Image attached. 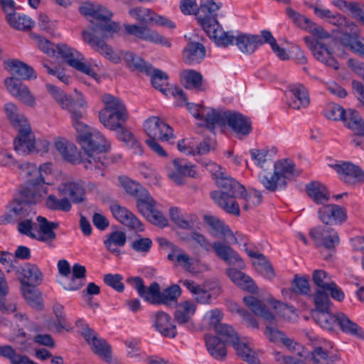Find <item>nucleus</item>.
Masks as SVG:
<instances>
[{
    "label": "nucleus",
    "mask_w": 364,
    "mask_h": 364,
    "mask_svg": "<svg viewBox=\"0 0 364 364\" xmlns=\"http://www.w3.org/2000/svg\"><path fill=\"white\" fill-rule=\"evenodd\" d=\"M220 6L221 4L213 0H200L198 7L196 0H181L180 2V9L184 15H196L198 23L208 36L218 46L228 47L232 43L233 36L223 31L218 21L216 12Z\"/></svg>",
    "instance_id": "nucleus-3"
},
{
    "label": "nucleus",
    "mask_w": 364,
    "mask_h": 364,
    "mask_svg": "<svg viewBox=\"0 0 364 364\" xmlns=\"http://www.w3.org/2000/svg\"><path fill=\"white\" fill-rule=\"evenodd\" d=\"M149 75L151 76V82L153 87L165 95H168V92L171 90L166 88L168 80V75L161 70L153 68L152 72Z\"/></svg>",
    "instance_id": "nucleus-56"
},
{
    "label": "nucleus",
    "mask_w": 364,
    "mask_h": 364,
    "mask_svg": "<svg viewBox=\"0 0 364 364\" xmlns=\"http://www.w3.org/2000/svg\"><path fill=\"white\" fill-rule=\"evenodd\" d=\"M243 302L257 316L273 323L275 320L274 315L267 308L266 305L259 299L249 295L243 298Z\"/></svg>",
    "instance_id": "nucleus-36"
},
{
    "label": "nucleus",
    "mask_w": 364,
    "mask_h": 364,
    "mask_svg": "<svg viewBox=\"0 0 364 364\" xmlns=\"http://www.w3.org/2000/svg\"><path fill=\"white\" fill-rule=\"evenodd\" d=\"M314 301L316 309L314 311H330L331 300L326 290L318 289L314 294Z\"/></svg>",
    "instance_id": "nucleus-63"
},
{
    "label": "nucleus",
    "mask_w": 364,
    "mask_h": 364,
    "mask_svg": "<svg viewBox=\"0 0 364 364\" xmlns=\"http://www.w3.org/2000/svg\"><path fill=\"white\" fill-rule=\"evenodd\" d=\"M342 121L355 135L364 136V121L358 111L353 109H347Z\"/></svg>",
    "instance_id": "nucleus-40"
},
{
    "label": "nucleus",
    "mask_w": 364,
    "mask_h": 364,
    "mask_svg": "<svg viewBox=\"0 0 364 364\" xmlns=\"http://www.w3.org/2000/svg\"><path fill=\"white\" fill-rule=\"evenodd\" d=\"M45 196L42 188H36L31 183H24L9 205L5 213L6 223H14L28 217L33 211V205L39 203Z\"/></svg>",
    "instance_id": "nucleus-5"
},
{
    "label": "nucleus",
    "mask_w": 364,
    "mask_h": 364,
    "mask_svg": "<svg viewBox=\"0 0 364 364\" xmlns=\"http://www.w3.org/2000/svg\"><path fill=\"white\" fill-rule=\"evenodd\" d=\"M229 35L233 36V40L235 41V44L239 48V50L243 53L246 54H252L255 50L265 43L264 39L262 38V35H252L247 33H240L236 37L233 35L230 34V32H228ZM232 43L230 45H232Z\"/></svg>",
    "instance_id": "nucleus-30"
},
{
    "label": "nucleus",
    "mask_w": 364,
    "mask_h": 364,
    "mask_svg": "<svg viewBox=\"0 0 364 364\" xmlns=\"http://www.w3.org/2000/svg\"><path fill=\"white\" fill-rule=\"evenodd\" d=\"M246 252L248 256L256 259L253 262V265L258 272L269 279L274 277L273 267L263 254L253 252L250 250H246Z\"/></svg>",
    "instance_id": "nucleus-43"
},
{
    "label": "nucleus",
    "mask_w": 364,
    "mask_h": 364,
    "mask_svg": "<svg viewBox=\"0 0 364 364\" xmlns=\"http://www.w3.org/2000/svg\"><path fill=\"white\" fill-rule=\"evenodd\" d=\"M291 99L288 101L290 107L299 109L309 105V97L306 88L301 84L294 85L289 91Z\"/></svg>",
    "instance_id": "nucleus-35"
},
{
    "label": "nucleus",
    "mask_w": 364,
    "mask_h": 364,
    "mask_svg": "<svg viewBox=\"0 0 364 364\" xmlns=\"http://www.w3.org/2000/svg\"><path fill=\"white\" fill-rule=\"evenodd\" d=\"M82 117V110L75 112L72 122L77 132V141L85 151V169L104 176L105 168L109 164L105 154L110 150V144L100 132L81 122Z\"/></svg>",
    "instance_id": "nucleus-2"
},
{
    "label": "nucleus",
    "mask_w": 364,
    "mask_h": 364,
    "mask_svg": "<svg viewBox=\"0 0 364 364\" xmlns=\"http://www.w3.org/2000/svg\"><path fill=\"white\" fill-rule=\"evenodd\" d=\"M123 59L130 70L151 75L153 70L152 65L146 62L140 56L132 52H126L123 55Z\"/></svg>",
    "instance_id": "nucleus-39"
},
{
    "label": "nucleus",
    "mask_w": 364,
    "mask_h": 364,
    "mask_svg": "<svg viewBox=\"0 0 364 364\" xmlns=\"http://www.w3.org/2000/svg\"><path fill=\"white\" fill-rule=\"evenodd\" d=\"M239 198L245 200L246 203L243 205V208L246 210L259 205L263 199L261 192L255 189L250 190L249 192L245 189L244 192H241Z\"/></svg>",
    "instance_id": "nucleus-61"
},
{
    "label": "nucleus",
    "mask_w": 364,
    "mask_h": 364,
    "mask_svg": "<svg viewBox=\"0 0 364 364\" xmlns=\"http://www.w3.org/2000/svg\"><path fill=\"white\" fill-rule=\"evenodd\" d=\"M173 95H176L180 97L184 102L189 112L193 116L198 119L203 120L205 126L209 130L214 129V121L211 119L214 118L213 115L216 114L217 110L205 107L202 105L193 104L187 102V97L183 90L176 88L174 91L171 92Z\"/></svg>",
    "instance_id": "nucleus-15"
},
{
    "label": "nucleus",
    "mask_w": 364,
    "mask_h": 364,
    "mask_svg": "<svg viewBox=\"0 0 364 364\" xmlns=\"http://www.w3.org/2000/svg\"><path fill=\"white\" fill-rule=\"evenodd\" d=\"M56 48L58 53L70 66L87 75L92 77L97 76V73L89 65L82 62L85 60V57L82 53L63 43L57 44Z\"/></svg>",
    "instance_id": "nucleus-13"
},
{
    "label": "nucleus",
    "mask_w": 364,
    "mask_h": 364,
    "mask_svg": "<svg viewBox=\"0 0 364 364\" xmlns=\"http://www.w3.org/2000/svg\"><path fill=\"white\" fill-rule=\"evenodd\" d=\"M109 208L114 218L124 226L132 230H136L139 232L144 230V227L141 222L126 207L115 203H112Z\"/></svg>",
    "instance_id": "nucleus-22"
},
{
    "label": "nucleus",
    "mask_w": 364,
    "mask_h": 364,
    "mask_svg": "<svg viewBox=\"0 0 364 364\" xmlns=\"http://www.w3.org/2000/svg\"><path fill=\"white\" fill-rule=\"evenodd\" d=\"M340 179L349 185L364 183V171L350 162H343L334 166Z\"/></svg>",
    "instance_id": "nucleus-26"
},
{
    "label": "nucleus",
    "mask_w": 364,
    "mask_h": 364,
    "mask_svg": "<svg viewBox=\"0 0 364 364\" xmlns=\"http://www.w3.org/2000/svg\"><path fill=\"white\" fill-rule=\"evenodd\" d=\"M55 146L64 160L73 164L82 163L85 168L84 156L73 143L65 139H59L55 141Z\"/></svg>",
    "instance_id": "nucleus-29"
},
{
    "label": "nucleus",
    "mask_w": 364,
    "mask_h": 364,
    "mask_svg": "<svg viewBox=\"0 0 364 364\" xmlns=\"http://www.w3.org/2000/svg\"><path fill=\"white\" fill-rule=\"evenodd\" d=\"M25 287H23L22 291L27 303L33 309L41 310L43 307L42 297L41 293L36 289L35 286H32L25 281Z\"/></svg>",
    "instance_id": "nucleus-51"
},
{
    "label": "nucleus",
    "mask_w": 364,
    "mask_h": 364,
    "mask_svg": "<svg viewBox=\"0 0 364 364\" xmlns=\"http://www.w3.org/2000/svg\"><path fill=\"white\" fill-rule=\"evenodd\" d=\"M4 109L7 117L15 129L28 122L23 115L18 113L17 107L13 103H6Z\"/></svg>",
    "instance_id": "nucleus-58"
},
{
    "label": "nucleus",
    "mask_w": 364,
    "mask_h": 364,
    "mask_svg": "<svg viewBox=\"0 0 364 364\" xmlns=\"http://www.w3.org/2000/svg\"><path fill=\"white\" fill-rule=\"evenodd\" d=\"M261 33L262 38L264 39V43H269L271 46L272 50L280 60H284L289 58V55L286 50L279 46L276 39L270 31L263 30L261 31Z\"/></svg>",
    "instance_id": "nucleus-62"
},
{
    "label": "nucleus",
    "mask_w": 364,
    "mask_h": 364,
    "mask_svg": "<svg viewBox=\"0 0 364 364\" xmlns=\"http://www.w3.org/2000/svg\"><path fill=\"white\" fill-rule=\"evenodd\" d=\"M60 196H64L71 201V204H80L85 200V189L80 182L66 181L58 187Z\"/></svg>",
    "instance_id": "nucleus-28"
},
{
    "label": "nucleus",
    "mask_w": 364,
    "mask_h": 364,
    "mask_svg": "<svg viewBox=\"0 0 364 364\" xmlns=\"http://www.w3.org/2000/svg\"><path fill=\"white\" fill-rule=\"evenodd\" d=\"M63 309L64 306L59 303L55 304L53 307L56 319L49 321L48 327L50 329H54L57 333H61L63 329L69 331L68 328L69 325L67 322Z\"/></svg>",
    "instance_id": "nucleus-49"
},
{
    "label": "nucleus",
    "mask_w": 364,
    "mask_h": 364,
    "mask_svg": "<svg viewBox=\"0 0 364 364\" xmlns=\"http://www.w3.org/2000/svg\"><path fill=\"white\" fill-rule=\"evenodd\" d=\"M144 129L149 136L148 139L167 141L173 137L172 127L159 117L151 116L149 117L144 123Z\"/></svg>",
    "instance_id": "nucleus-17"
},
{
    "label": "nucleus",
    "mask_w": 364,
    "mask_h": 364,
    "mask_svg": "<svg viewBox=\"0 0 364 364\" xmlns=\"http://www.w3.org/2000/svg\"><path fill=\"white\" fill-rule=\"evenodd\" d=\"M126 242L127 235L125 232L117 230L109 234L107 239L104 241V245L110 252L119 255L120 251L117 247H123Z\"/></svg>",
    "instance_id": "nucleus-53"
},
{
    "label": "nucleus",
    "mask_w": 364,
    "mask_h": 364,
    "mask_svg": "<svg viewBox=\"0 0 364 364\" xmlns=\"http://www.w3.org/2000/svg\"><path fill=\"white\" fill-rule=\"evenodd\" d=\"M36 221L34 240L45 244L49 248H55V242L57 240V234L55 230L59 228L60 223L50 221L41 215L36 218Z\"/></svg>",
    "instance_id": "nucleus-14"
},
{
    "label": "nucleus",
    "mask_w": 364,
    "mask_h": 364,
    "mask_svg": "<svg viewBox=\"0 0 364 364\" xmlns=\"http://www.w3.org/2000/svg\"><path fill=\"white\" fill-rule=\"evenodd\" d=\"M105 107L99 112L100 122L108 129L119 127V122H126L128 119L124 104L118 97L109 94L103 95Z\"/></svg>",
    "instance_id": "nucleus-8"
},
{
    "label": "nucleus",
    "mask_w": 364,
    "mask_h": 364,
    "mask_svg": "<svg viewBox=\"0 0 364 364\" xmlns=\"http://www.w3.org/2000/svg\"><path fill=\"white\" fill-rule=\"evenodd\" d=\"M127 282L136 290L140 297H141L144 301L151 304V298H152V296L149 291L150 285L148 287H146L143 279L139 277L127 278Z\"/></svg>",
    "instance_id": "nucleus-60"
},
{
    "label": "nucleus",
    "mask_w": 364,
    "mask_h": 364,
    "mask_svg": "<svg viewBox=\"0 0 364 364\" xmlns=\"http://www.w3.org/2000/svg\"><path fill=\"white\" fill-rule=\"evenodd\" d=\"M329 23L336 26L338 28L343 31V33H353L356 34L358 26L356 24L338 13H333L327 21Z\"/></svg>",
    "instance_id": "nucleus-47"
},
{
    "label": "nucleus",
    "mask_w": 364,
    "mask_h": 364,
    "mask_svg": "<svg viewBox=\"0 0 364 364\" xmlns=\"http://www.w3.org/2000/svg\"><path fill=\"white\" fill-rule=\"evenodd\" d=\"M320 220L326 225H341L347 220V212L345 208L336 204H327L318 210Z\"/></svg>",
    "instance_id": "nucleus-20"
},
{
    "label": "nucleus",
    "mask_w": 364,
    "mask_h": 364,
    "mask_svg": "<svg viewBox=\"0 0 364 364\" xmlns=\"http://www.w3.org/2000/svg\"><path fill=\"white\" fill-rule=\"evenodd\" d=\"M208 166L211 171H215L213 175L220 189L211 191L210 198L227 213L239 216L240 209L235 198H239L241 192L245 191V187L235 179L226 176L218 164L210 163Z\"/></svg>",
    "instance_id": "nucleus-4"
},
{
    "label": "nucleus",
    "mask_w": 364,
    "mask_h": 364,
    "mask_svg": "<svg viewBox=\"0 0 364 364\" xmlns=\"http://www.w3.org/2000/svg\"><path fill=\"white\" fill-rule=\"evenodd\" d=\"M196 310V305L191 301H183L178 304L173 316L174 321L179 325H186L188 330H192L194 327L192 321V316Z\"/></svg>",
    "instance_id": "nucleus-32"
},
{
    "label": "nucleus",
    "mask_w": 364,
    "mask_h": 364,
    "mask_svg": "<svg viewBox=\"0 0 364 364\" xmlns=\"http://www.w3.org/2000/svg\"><path fill=\"white\" fill-rule=\"evenodd\" d=\"M203 221L211 228L210 233L214 237H221L232 235L234 242H237V238L233 235L230 228L218 218L205 215L203 216Z\"/></svg>",
    "instance_id": "nucleus-42"
},
{
    "label": "nucleus",
    "mask_w": 364,
    "mask_h": 364,
    "mask_svg": "<svg viewBox=\"0 0 364 364\" xmlns=\"http://www.w3.org/2000/svg\"><path fill=\"white\" fill-rule=\"evenodd\" d=\"M181 82L186 89L202 90L203 75L194 70H185L181 74Z\"/></svg>",
    "instance_id": "nucleus-48"
},
{
    "label": "nucleus",
    "mask_w": 364,
    "mask_h": 364,
    "mask_svg": "<svg viewBox=\"0 0 364 364\" xmlns=\"http://www.w3.org/2000/svg\"><path fill=\"white\" fill-rule=\"evenodd\" d=\"M215 331L225 345L233 346L237 354L243 360L250 364H260V360L255 353L246 343L240 341L239 336L232 326L226 323L217 325Z\"/></svg>",
    "instance_id": "nucleus-9"
},
{
    "label": "nucleus",
    "mask_w": 364,
    "mask_h": 364,
    "mask_svg": "<svg viewBox=\"0 0 364 364\" xmlns=\"http://www.w3.org/2000/svg\"><path fill=\"white\" fill-rule=\"evenodd\" d=\"M16 129L18 130V134L14 140L15 151L22 155L32 154L35 136L30 124L28 122Z\"/></svg>",
    "instance_id": "nucleus-21"
},
{
    "label": "nucleus",
    "mask_w": 364,
    "mask_h": 364,
    "mask_svg": "<svg viewBox=\"0 0 364 364\" xmlns=\"http://www.w3.org/2000/svg\"><path fill=\"white\" fill-rule=\"evenodd\" d=\"M152 326L162 336L174 338L177 335L176 326L171 316L164 311H156L151 316Z\"/></svg>",
    "instance_id": "nucleus-24"
},
{
    "label": "nucleus",
    "mask_w": 364,
    "mask_h": 364,
    "mask_svg": "<svg viewBox=\"0 0 364 364\" xmlns=\"http://www.w3.org/2000/svg\"><path fill=\"white\" fill-rule=\"evenodd\" d=\"M153 245L151 239L149 237H142L137 235L136 238L131 242V247L136 252L141 254L148 253Z\"/></svg>",
    "instance_id": "nucleus-64"
},
{
    "label": "nucleus",
    "mask_w": 364,
    "mask_h": 364,
    "mask_svg": "<svg viewBox=\"0 0 364 364\" xmlns=\"http://www.w3.org/2000/svg\"><path fill=\"white\" fill-rule=\"evenodd\" d=\"M136 198L138 210L145 217L155 207L156 201L153 199V198L150 196L146 190L142 191V193H141Z\"/></svg>",
    "instance_id": "nucleus-57"
},
{
    "label": "nucleus",
    "mask_w": 364,
    "mask_h": 364,
    "mask_svg": "<svg viewBox=\"0 0 364 364\" xmlns=\"http://www.w3.org/2000/svg\"><path fill=\"white\" fill-rule=\"evenodd\" d=\"M0 356L9 360L11 364H38L31 360L26 355L17 353L9 345L0 346Z\"/></svg>",
    "instance_id": "nucleus-50"
},
{
    "label": "nucleus",
    "mask_w": 364,
    "mask_h": 364,
    "mask_svg": "<svg viewBox=\"0 0 364 364\" xmlns=\"http://www.w3.org/2000/svg\"><path fill=\"white\" fill-rule=\"evenodd\" d=\"M306 31L317 38H314L311 36H305L304 38L307 47L311 51L314 58L326 65L338 70L339 64L333 56V49L318 41V39L331 38L330 33L324 30L321 26L316 24L312 21H311Z\"/></svg>",
    "instance_id": "nucleus-6"
},
{
    "label": "nucleus",
    "mask_w": 364,
    "mask_h": 364,
    "mask_svg": "<svg viewBox=\"0 0 364 364\" xmlns=\"http://www.w3.org/2000/svg\"><path fill=\"white\" fill-rule=\"evenodd\" d=\"M205 46L199 42H188L183 50V60L189 65L200 63L205 57Z\"/></svg>",
    "instance_id": "nucleus-33"
},
{
    "label": "nucleus",
    "mask_w": 364,
    "mask_h": 364,
    "mask_svg": "<svg viewBox=\"0 0 364 364\" xmlns=\"http://www.w3.org/2000/svg\"><path fill=\"white\" fill-rule=\"evenodd\" d=\"M6 20L9 24L16 30L31 29L33 25V21L26 16L16 12L9 13L6 16Z\"/></svg>",
    "instance_id": "nucleus-54"
},
{
    "label": "nucleus",
    "mask_w": 364,
    "mask_h": 364,
    "mask_svg": "<svg viewBox=\"0 0 364 364\" xmlns=\"http://www.w3.org/2000/svg\"><path fill=\"white\" fill-rule=\"evenodd\" d=\"M309 235L316 247L322 248L321 252L324 259H329L335 252L336 247L340 242L338 232L333 228L318 226L310 230Z\"/></svg>",
    "instance_id": "nucleus-12"
},
{
    "label": "nucleus",
    "mask_w": 364,
    "mask_h": 364,
    "mask_svg": "<svg viewBox=\"0 0 364 364\" xmlns=\"http://www.w3.org/2000/svg\"><path fill=\"white\" fill-rule=\"evenodd\" d=\"M308 196L317 204H323L329 200L326 187L318 181H312L306 185Z\"/></svg>",
    "instance_id": "nucleus-44"
},
{
    "label": "nucleus",
    "mask_w": 364,
    "mask_h": 364,
    "mask_svg": "<svg viewBox=\"0 0 364 364\" xmlns=\"http://www.w3.org/2000/svg\"><path fill=\"white\" fill-rule=\"evenodd\" d=\"M46 86L48 91L60 104L62 108L68 110L71 114V118L74 116L75 112H81L86 107V102L83 98L80 97L74 100L53 85L48 83Z\"/></svg>",
    "instance_id": "nucleus-18"
},
{
    "label": "nucleus",
    "mask_w": 364,
    "mask_h": 364,
    "mask_svg": "<svg viewBox=\"0 0 364 364\" xmlns=\"http://www.w3.org/2000/svg\"><path fill=\"white\" fill-rule=\"evenodd\" d=\"M51 173L50 164H44L38 168L33 167L31 171L28 173L31 176V178L25 181V183H31L36 188H42L45 191V195L48 192V183L46 181V175Z\"/></svg>",
    "instance_id": "nucleus-38"
},
{
    "label": "nucleus",
    "mask_w": 364,
    "mask_h": 364,
    "mask_svg": "<svg viewBox=\"0 0 364 364\" xmlns=\"http://www.w3.org/2000/svg\"><path fill=\"white\" fill-rule=\"evenodd\" d=\"M149 291L152 296L151 304H168L171 301H176L181 294V289L177 284L171 285L162 292L156 282L150 284Z\"/></svg>",
    "instance_id": "nucleus-25"
},
{
    "label": "nucleus",
    "mask_w": 364,
    "mask_h": 364,
    "mask_svg": "<svg viewBox=\"0 0 364 364\" xmlns=\"http://www.w3.org/2000/svg\"><path fill=\"white\" fill-rule=\"evenodd\" d=\"M5 68L12 75L11 77H16L19 80H30L36 79L37 75L33 68L18 59L9 60L4 62Z\"/></svg>",
    "instance_id": "nucleus-31"
},
{
    "label": "nucleus",
    "mask_w": 364,
    "mask_h": 364,
    "mask_svg": "<svg viewBox=\"0 0 364 364\" xmlns=\"http://www.w3.org/2000/svg\"><path fill=\"white\" fill-rule=\"evenodd\" d=\"M173 166V168L168 172V176L176 185H183L186 177H196L195 166L188 164L186 159H175Z\"/></svg>",
    "instance_id": "nucleus-27"
},
{
    "label": "nucleus",
    "mask_w": 364,
    "mask_h": 364,
    "mask_svg": "<svg viewBox=\"0 0 364 364\" xmlns=\"http://www.w3.org/2000/svg\"><path fill=\"white\" fill-rule=\"evenodd\" d=\"M5 86L9 92L24 105L29 107L36 105V98L28 87L16 77H9L4 80Z\"/></svg>",
    "instance_id": "nucleus-19"
},
{
    "label": "nucleus",
    "mask_w": 364,
    "mask_h": 364,
    "mask_svg": "<svg viewBox=\"0 0 364 364\" xmlns=\"http://www.w3.org/2000/svg\"><path fill=\"white\" fill-rule=\"evenodd\" d=\"M341 43L346 48H349L353 53L364 58V39L362 41L358 37V30L356 34L343 33L340 38Z\"/></svg>",
    "instance_id": "nucleus-45"
},
{
    "label": "nucleus",
    "mask_w": 364,
    "mask_h": 364,
    "mask_svg": "<svg viewBox=\"0 0 364 364\" xmlns=\"http://www.w3.org/2000/svg\"><path fill=\"white\" fill-rule=\"evenodd\" d=\"M341 330L347 334L356 336L360 338H364L362 328L355 322L352 321L346 314L338 313V323Z\"/></svg>",
    "instance_id": "nucleus-52"
},
{
    "label": "nucleus",
    "mask_w": 364,
    "mask_h": 364,
    "mask_svg": "<svg viewBox=\"0 0 364 364\" xmlns=\"http://www.w3.org/2000/svg\"><path fill=\"white\" fill-rule=\"evenodd\" d=\"M226 273L234 284L252 294L257 292V287L250 277L235 268H228Z\"/></svg>",
    "instance_id": "nucleus-34"
},
{
    "label": "nucleus",
    "mask_w": 364,
    "mask_h": 364,
    "mask_svg": "<svg viewBox=\"0 0 364 364\" xmlns=\"http://www.w3.org/2000/svg\"><path fill=\"white\" fill-rule=\"evenodd\" d=\"M82 335L95 354L107 361L111 360L110 345L105 339L98 338L97 333L92 328L85 326L84 331H82Z\"/></svg>",
    "instance_id": "nucleus-23"
},
{
    "label": "nucleus",
    "mask_w": 364,
    "mask_h": 364,
    "mask_svg": "<svg viewBox=\"0 0 364 364\" xmlns=\"http://www.w3.org/2000/svg\"><path fill=\"white\" fill-rule=\"evenodd\" d=\"M58 198L53 194L48 196L46 200V206L48 209L53 211L69 212L72 209L71 201L68 198L61 196Z\"/></svg>",
    "instance_id": "nucleus-55"
},
{
    "label": "nucleus",
    "mask_w": 364,
    "mask_h": 364,
    "mask_svg": "<svg viewBox=\"0 0 364 364\" xmlns=\"http://www.w3.org/2000/svg\"><path fill=\"white\" fill-rule=\"evenodd\" d=\"M79 11L82 15L92 18L88 30L82 31L83 41L105 58L114 63H119L120 57L105 42L120 29L119 25L112 21V12L101 5L95 6L90 3L83 4Z\"/></svg>",
    "instance_id": "nucleus-1"
},
{
    "label": "nucleus",
    "mask_w": 364,
    "mask_h": 364,
    "mask_svg": "<svg viewBox=\"0 0 364 364\" xmlns=\"http://www.w3.org/2000/svg\"><path fill=\"white\" fill-rule=\"evenodd\" d=\"M147 25L124 24V28L127 34L138 39L160 44L167 48L171 46L168 38L159 34L156 31L151 29Z\"/></svg>",
    "instance_id": "nucleus-16"
},
{
    "label": "nucleus",
    "mask_w": 364,
    "mask_h": 364,
    "mask_svg": "<svg viewBox=\"0 0 364 364\" xmlns=\"http://www.w3.org/2000/svg\"><path fill=\"white\" fill-rule=\"evenodd\" d=\"M191 238L207 252L213 249L217 257L229 265L242 261L238 253L229 245L220 242H214L211 244L204 235L196 230L191 232Z\"/></svg>",
    "instance_id": "nucleus-11"
},
{
    "label": "nucleus",
    "mask_w": 364,
    "mask_h": 364,
    "mask_svg": "<svg viewBox=\"0 0 364 364\" xmlns=\"http://www.w3.org/2000/svg\"><path fill=\"white\" fill-rule=\"evenodd\" d=\"M19 274L22 276L20 279L21 284L25 287V281L32 286H36L43 282V274L38 267L32 263H26L19 271Z\"/></svg>",
    "instance_id": "nucleus-37"
},
{
    "label": "nucleus",
    "mask_w": 364,
    "mask_h": 364,
    "mask_svg": "<svg viewBox=\"0 0 364 364\" xmlns=\"http://www.w3.org/2000/svg\"><path fill=\"white\" fill-rule=\"evenodd\" d=\"M129 14L138 21L145 24H152L154 11L150 9L136 6L129 10Z\"/></svg>",
    "instance_id": "nucleus-59"
},
{
    "label": "nucleus",
    "mask_w": 364,
    "mask_h": 364,
    "mask_svg": "<svg viewBox=\"0 0 364 364\" xmlns=\"http://www.w3.org/2000/svg\"><path fill=\"white\" fill-rule=\"evenodd\" d=\"M213 117L211 120L214 121V128L216 125H228L235 133L243 136H247L252 130L250 118L238 112L217 110Z\"/></svg>",
    "instance_id": "nucleus-10"
},
{
    "label": "nucleus",
    "mask_w": 364,
    "mask_h": 364,
    "mask_svg": "<svg viewBox=\"0 0 364 364\" xmlns=\"http://www.w3.org/2000/svg\"><path fill=\"white\" fill-rule=\"evenodd\" d=\"M312 316L322 328L328 331H333L336 324L338 323V314L333 315L330 311H313Z\"/></svg>",
    "instance_id": "nucleus-46"
},
{
    "label": "nucleus",
    "mask_w": 364,
    "mask_h": 364,
    "mask_svg": "<svg viewBox=\"0 0 364 364\" xmlns=\"http://www.w3.org/2000/svg\"><path fill=\"white\" fill-rule=\"evenodd\" d=\"M205 341L207 350L210 355L216 360H223L227 355V350L224 342L218 336L205 335Z\"/></svg>",
    "instance_id": "nucleus-41"
},
{
    "label": "nucleus",
    "mask_w": 364,
    "mask_h": 364,
    "mask_svg": "<svg viewBox=\"0 0 364 364\" xmlns=\"http://www.w3.org/2000/svg\"><path fill=\"white\" fill-rule=\"evenodd\" d=\"M300 175L296 170L295 164L289 159L279 160L274 163V173L260 172L258 175L259 182L270 192L284 190L287 186V181L294 179Z\"/></svg>",
    "instance_id": "nucleus-7"
}]
</instances>
